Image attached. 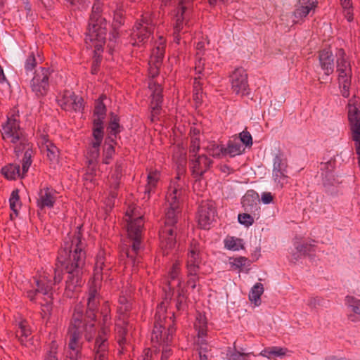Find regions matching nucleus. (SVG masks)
Returning <instances> with one entry per match:
<instances>
[{"instance_id":"obj_60","label":"nucleus","mask_w":360,"mask_h":360,"mask_svg":"<svg viewBox=\"0 0 360 360\" xmlns=\"http://www.w3.org/2000/svg\"><path fill=\"white\" fill-rule=\"evenodd\" d=\"M296 249L298 252L306 255L308 252H310L311 251L314 250V245L311 243H302V244H297L296 245Z\"/></svg>"},{"instance_id":"obj_28","label":"nucleus","mask_w":360,"mask_h":360,"mask_svg":"<svg viewBox=\"0 0 360 360\" xmlns=\"http://www.w3.org/2000/svg\"><path fill=\"white\" fill-rule=\"evenodd\" d=\"M128 321L126 320V323H123V319L118 321V323L115 325L116 338L117 339V343L121 347L120 352H123L124 347L127 343L128 335Z\"/></svg>"},{"instance_id":"obj_38","label":"nucleus","mask_w":360,"mask_h":360,"mask_svg":"<svg viewBox=\"0 0 360 360\" xmlns=\"http://www.w3.org/2000/svg\"><path fill=\"white\" fill-rule=\"evenodd\" d=\"M288 352L287 348L272 347L266 348L262 353V354L268 359H271L272 356H283L286 354Z\"/></svg>"},{"instance_id":"obj_15","label":"nucleus","mask_w":360,"mask_h":360,"mask_svg":"<svg viewBox=\"0 0 360 360\" xmlns=\"http://www.w3.org/2000/svg\"><path fill=\"white\" fill-rule=\"evenodd\" d=\"M200 263L199 243L196 240H193L191 242L188 253L186 261L187 271H190L191 274H195V271H199Z\"/></svg>"},{"instance_id":"obj_23","label":"nucleus","mask_w":360,"mask_h":360,"mask_svg":"<svg viewBox=\"0 0 360 360\" xmlns=\"http://www.w3.org/2000/svg\"><path fill=\"white\" fill-rule=\"evenodd\" d=\"M132 298L130 295H120L118 299L117 313L118 321L123 319V323H126V320L129 316L130 311L132 309Z\"/></svg>"},{"instance_id":"obj_64","label":"nucleus","mask_w":360,"mask_h":360,"mask_svg":"<svg viewBox=\"0 0 360 360\" xmlns=\"http://www.w3.org/2000/svg\"><path fill=\"white\" fill-rule=\"evenodd\" d=\"M179 9L181 11V17H183L184 13L190 6L192 0H179Z\"/></svg>"},{"instance_id":"obj_54","label":"nucleus","mask_w":360,"mask_h":360,"mask_svg":"<svg viewBox=\"0 0 360 360\" xmlns=\"http://www.w3.org/2000/svg\"><path fill=\"white\" fill-rule=\"evenodd\" d=\"M37 64V62L35 56V53L34 51H31L25 60V68L26 70H32L33 69H34Z\"/></svg>"},{"instance_id":"obj_18","label":"nucleus","mask_w":360,"mask_h":360,"mask_svg":"<svg viewBox=\"0 0 360 360\" xmlns=\"http://www.w3.org/2000/svg\"><path fill=\"white\" fill-rule=\"evenodd\" d=\"M99 294L95 285H92L89 288L87 298V309L86 310V317L90 320H96V313L99 305Z\"/></svg>"},{"instance_id":"obj_4","label":"nucleus","mask_w":360,"mask_h":360,"mask_svg":"<svg viewBox=\"0 0 360 360\" xmlns=\"http://www.w3.org/2000/svg\"><path fill=\"white\" fill-rule=\"evenodd\" d=\"M96 320H90L83 314V306L80 304L75 305L74 311L68 327V334L77 335L82 337L85 332V339L90 342L93 338V334L95 333Z\"/></svg>"},{"instance_id":"obj_48","label":"nucleus","mask_w":360,"mask_h":360,"mask_svg":"<svg viewBox=\"0 0 360 360\" xmlns=\"http://www.w3.org/2000/svg\"><path fill=\"white\" fill-rule=\"evenodd\" d=\"M32 150L27 149L23 156L22 162V177L23 175L27 172L31 164H32Z\"/></svg>"},{"instance_id":"obj_17","label":"nucleus","mask_w":360,"mask_h":360,"mask_svg":"<svg viewBox=\"0 0 360 360\" xmlns=\"http://www.w3.org/2000/svg\"><path fill=\"white\" fill-rule=\"evenodd\" d=\"M105 98L106 96L101 94L96 101L94 110L93 129H98L101 131H103V120L106 115V107L103 103Z\"/></svg>"},{"instance_id":"obj_51","label":"nucleus","mask_w":360,"mask_h":360,"mask_svg":"<svg viewBox=\"0 0 360 360\" xmlns=\"http://www.w3.org/2000/svg\"><path fill=\"white\" fill-rule=\"evenodd\" d=\"M110 183V195L112 198H115L117 197V190L120 188V179H116L113 177H110L109 179Z\"/></svg>"},{"instance_id":"obj_27","label":"nucleus","mask_w":360,"mask_h":360,"mask_svg":"<svg viewBox=\"0 0 360 360\" xmlns=\"http://www.w3.org/2000/svg\"><path fill=\"white\" fill-rule=\"evenodd\" d=\"M18 328L15 330V337L22 345L25 346L30 340L32 330L28 322L26 320H22L17 324Z\"/></svg>"},{"instance_id":"obj_34","label":"nucleus","mask_w":360,"mask_h":360,"mask_svg":"<svg viewBox=\"0 0 360 360\" xmlns=\"http://www.w3.org/2000/svg\"><path fill=\"white\" fill-rule=\"evenodd\" d=\"M160 174L158 170H150L147 176V185L146 186L145 193H150L156 187L157 183L160 179Z\"/></svg>"},{"instance_id":"obj_2","label":"nucleus","mask_w":360,"mask_h":360,"mask_svg":"<svg viewBox=\"0 0 360 360\" xmlns=\"http://www.w3.org/2000/svg\"><path fill=\"white\" fill-rule=\"evenodd\" d=\"M102 6L99 0L95 1L89 18L88 32L85 37L86 46L98 51L105 44L107 33V22L101 15Z\"/></svg>"},{"instance_id":"obj_49","label":"nucleus","mask_w":360,"mask_h":360,"mask_svg":"<svg viewBox=\"0 0 360 360\" xmlns=\"http://www.w3.org/2000/svg\"><path fill=\"white\" fill-rule=\"evenodd\" d=\"M200 148V139L197 136H191L189 146V158L197 156Z\"/></svg>"},{"instance_id":"obj_45","label":"nucleus","mask_w":360,"mask_h":360,"mask_svg":"<svg viewBox=\"0 0 360 360\" xmlns=\"http://www.w3.org/2000/svg\"><path fill=\"white\" fill-rule=\"evenodd\" d=\"M10 208L15 214H18V205H20L19 191L18 189L13 190L11 193L10 199Z\"/></svg>"},{"instance_id":"obj_13","label":"nucleus","mask_w":360,"mask_h":360,"mask_svg":"<svg viewBox=\"0 0 360 360\" xmlns=\"http://www.w3.org/2000/svg\"><path fill=\"white\" fill-rule=\"evenodd\" d=\"M216 207L211 200L202 201L198 209V224L202 229L207 226L214 219Z\"/></svg>"},{"instance_id":"obj_8","label":"nucleus","mask_w":360,"mask_h":360,"mask_svg":"<svg viewBox=\"0 0 360 360\" xmlns=\"http://www.w3.org/2000/svg\"><path fill=\"white\" fill-rule=\"evenodd\" d=\"M49 76L50 71L48 68H41L35 72V75L32 79L31 87L37 97H44L47 94L49 88Z\"/></svg>"},{"instance_id":"obj_7","label":"nucleus","mask_w":360,"mask_h":360,"mask_svg":"<svg viewBox=\"0 0 360 360\" xmlns=\"http://www.w3.org/2000/svg\"><path fill=\"white\" fill-rule=\"evenodd\" d=\"M112 263L110 261V257L106 256L103 250L98 252L94 269L93 278L94 282L108 279L110 276Z\"/></svg>"},{"instance_id":"obj_10","label":"nucleus","mask_w":360,"mask_h":360,"mask_svg":"<svg viewBox=\"0 0 360 360\" xmlns=\"http://www.w3.org/2000/svg\"><path fill=\"white\" fill-rule=\"evenodd\" d=\"M2 128V137L4 139H10L13 143H16L22 140L23 133L20 127V122L13 117L8 118Z\"/></svg>"},{"instance_id":"obj_39","label":"nucleus","mask_w":360,"mask_h":360,"mask_svg":"<svg viewBox=\"0 0 360 360\" xmlns=\"http://www.w3.org/2000/svg\"><path fill=\"white\" fill-rule=\"evenodd\" d=\"M224 245L228 250H239L243 249L244 246L242 243V240L240 238H236L234 237H227L224 240Z\"/></svg>"},{"instance_id":"obj_57","label":"nucleus","mask_w":360,"mask_h":360,"mask_svg":"<svg viewBox=\"0 0 360 360\" xmlns=\"http://www.w3.org/2000/svg\"><path fill=\"white\" fill-rule=\"evenodd\" d=\"M321 165H322L321 170L324 171L326 173L331 172L335 168V159L331 158L326 162H321Z\"/></svg>"},{"instance_id":"obj_36","label":"nucleus","mask_w":360,"mask_h":360,"mask_svg":"<svg viewBox=\"0 0 360 360\" xmlns=\"http://www.w3.org/2000/svg\"><path fill=\"white\" fill-rule=\"evenodd\" d=\"M194 328L198 330V337H204L207 335V326L205 316L198 314L194 323Z\"/></svg>"},{"instance_id":"obj_20","label":"nucleus","mask_w":360,"mask_h":360,"mask_svg":"<svg viewBox=\"0 0 360 360\" xmlns=\"http://www.w3.org/2000/svg\"><path fill=\"white\" fill-rule=\"evenodd\" d=\"M319 60L321 70L327 77L334 72V57L330 49H323L319 52Z\"/></svg>"},{"instance_id":"obj_59","label":"nucleus","mask_w":360,"mask_h":360,"mask_svg":"<svg viewBox=\"0 0 360 360\" xmlns=\"http://www.w3.org/2000/svg\"><path fill=\"white\" fill-rule=\"evenodd\" d=\"M239 137L241 142L246 146H251L252 145V138L249 131L245 130L239 134Z\"/></svg>"},{"instance_id":"obj_56","label":"nucleus","mask_w":360,"mask_h":360,"mask_svg":"<svg viewBox=\"0 0 360 360\" xmlns=\"http://www.w3.org/2000/svg\"><path fill=\"white\" fill-rule=\"evenodd\" d=\"M155 86V89L152 94V100L151 102L154 103H162V88L156 85L155 84H153Z\"/></svg>"},{"instance_id":"obj_47","label":"nucleus","mask_w":360,"mask_h":360,"mask_svg":"<svg viewBox=\"0 0 360 360\" xmlns=\"http://www.w3.org/2000/svg\"><path fill=\"white\" fill-rule=\"evenodd\" d=\"M45 149L48 159L52 162H56L59 156V150L56 145L54 143L49 145L45 147Z\"/></svg>"},{"instance_id":"obj_50","label":"nucleus","mask_w":360,"mask_h":360,"mask_svg":"<svg viewBox=\"0 0 360 360\" xmlns=\"http://www.w3.org/2000/svg\"><path fill=\"white\" fill-rule=\"evenodd\" d=\"M112 120L109 123L108 129H110V133L115 136L120 132V118L117 115L113 112L110 113Z\"/></svg>"},{"instance_id":"obj_12","label":"nucleus","mask_w":360,"mask_h":360,"mask_svg":"<svg viewBox=\"0 0 360 360\" xmlns=\"http://www.w3.org/2000/svg\"><path fill=\"white\" fill-rule=\"evenodd\" d=\"M192 175L200 179L211 167L213 161L205 155H197L189 158Z\"/></svg>"},{"instance_id":"obj_62","label":"nucleus","mask_w":360,"mask_h":360,"mask_svg":"<svg viewBox=\"0 0 360 360\" xmlns=\"http://www.w3.org/2000/svg\"><path fill=\"white\" fill-rule=\"evenodd\" d=\"M115 153V148L113 146L110 145L104 152V156L103 158V163L108 165L112 158Z\"/></svg>"},{"instance_id":"obj_21","label":"nucleus","mask_w":360,"mask_h":360,"mask_svg":"<svg viewBox=\"0 0 360 360\" xmlns=\"http://www.w3.org/2000/svg\"><path fill=\"white\" fill-rule=\"evenodd\" d=\"M129 222L127 226V233L130 242L139 241L141 243V229L143 226V221L141 217H136L132 219L131 216H129Z\"/></svg>"},{"instance_id":"obj_19","label":"nucleus","mask_w":360,"mask_h":360,"mask_svg":"<svg viewBox=\"0 0 360 360\" xmlns=\"http://www.w3.org/2000/svg\"><path fill=\"white\" fill-rule=\"evenodd\" d=\"M129 245H123L120 248V257L122 259H128L129 262L133 265L139 263L138 257L139 252L141 248V243L139 241L130 242Z\"/></svg>"},{"instance_id":"obj_22","label":"nucleus","mask_w":360,"mask_h":360,"mask_svg":"<svg viewBox=\"0 0 360 360\" xmlns=\"http://www.w3.org/2000/svg\"><path fill=\"white\" fill-rule=\"evenodd\" d=\"M348 121L351 135H360V110L350 102L348 103Z\"/></svg>"},{"instance_id":"obj_6","label":"nucleus","mask_w":360,"mask_h":360,"mask_svg":"<svg viewBox=\"0 0 360 360\" xmlns=\"http://www.w3.org/2000/svg\"><path fill=\"white\" fill-rule=\"evenodd\" d=\"M336 57V71L338 74L339 86L341 89L342 95L347 98L349 96V88L352 77L350 61L348 60L345 50L342 48L337 50Z\"/></svg>"},{"instance_id":"obj_35","label":"nucleus","mask_w":360,"mask_h":360,"mask_svg":"<svg viewBox=\"0 0 360 360\" xmlns=\"http://www.w3.org/2000/svg\"><path fill=\"white\" fill-rule=\"evenodd\" d=\"M180 191L175 187L169 186V191L166 195V201L169 207L179 209L178 195Z\"/></svg>"},{"instance_id":"obj_46","label":"nucleus","mask_w":360,"mask_h":360,"mask_svg":"<svg viewBox=\"0 0 360 360\" xmlns=\"http://www.w3.org/2000/svg\"><path fill=\"white\" fill-rule=\"evenodd\" d=\"M286 171H280L278 173L273 172V177L274 182L280 188H283L285 184H288V176L285 174Z\"/></svg>"},{"instance_id":"obj_33","label":"nucleus","mask_w":360,"mask_h":360,"mask_svg":"<svg viewBox=\"0 0 360 360\" xmlns=\"http://www.w3.org/2000/svg\"><path fill=\"white\" fill-rule=\"evenodd\" d=\"M1 174L8 179H15L21 176L20 165L10 164L1 169Z\"/></svg>"},{"instance_id":"obj_5","label":"nucleus","mask_w":360,"mask_h":360,"mask_svg":"<svg viewBox=\"0 0 360 360\" xmlns=\"http://www.w3.org/2000/svg\"><path fill=\"white\" fill-rule=\"evenodd\" d=\"M177 208L169 207L165 214L164 226L159 231L160 246L164 254L167 255V250L174 248L176 244L175 224L177 222Z\"/></svg>"},{"instance_id":"obj_42","label":"nucleus","mask_w":360,"mask_h":360,"mask_svg":"<svg viewBox=\"0 0 360 360\" xmlns=\"http://www.w3.org/2000/svg\"><path fill=\"white\" fill-rule=\"evenodd\" d=\"M243 150L239 143L229 141L227 147L224 148V155L229 154L231 157H234L241 154Z\"/></svg>"},{"instance_id":"obj_32","label":"nucleus","mask_w":360,"mask_h":360,"mask_svg":"<svg viewBox=\"0 0 360 360\" xmlns=\"http://www.w3.org/2000/svg\"><path fill=\"white\" fill-rule=\"evenodd\" d=\"M180 272L179 264L176 262L173 264L171 270L169 272V280L167 282V284L170 290H174V287L180 286L181 281L179 279L178 276Z\"/></svg>"},{"instance_id":"obj_25","label":"nucleus","mask_w":360,"mask_h":360,"mask_svg":"<svg viewBox=\"0 0 360 360\" xmlns=\"http://www.w3.org/2000/svg\"><path fill=\"white\" fill-rule=\"evenodd\" d=\"M317 1L311 0H298L297 7L293 12L294 16L297 19L305 18L311 10L317 7Z\"/></svg>"},{"instance_id":"obj_16","label":"nucleus","mask_w":360,"mask_h":360,"mask_svg":"<svg viewBox=\"0 0 360 360\" xmlns=\"http://www.w3.org/2000/svg\"><path fill=\"white\" fill-rule=\"evenodd\" d=\"M104 132L98 129H93V136L94 141L92 142L91 148L87 152L86 159L89 167H93L96 165L100 155V146L103 139Z\"/></svg>"},{"instance_id":"obj_52","label":"nucleus","mask_w":360,"mask_h":360,"mask_svg":"<svg viewBox=\"0 0 360 360\" xmlns=\"http://www.w3.org/2000/svg\"><path fill=\"white\" fill-rule=\"evenodd\" d=\"M287 167L286 161L282 160L279 155L274 158L273 172L278 173L280 171H286Z\"/></svg>"},{"instance_id":"obj_24","label":"nucleus","mask_w":360,"mask_h":360,"mask_svg":"<svg viewBox=\"0 0 360 360\" xmlns=\"http://www.w3.org/2000/svg\"><path fill=\"white\" fill-rule=\"evenodd\" d=\"M53 189L46 187L40 190L39 198L37 200V205L43 210L44 207H53L56 201V196L54 195Z\"/></svg>"},{"instance_id":"obj_9","label":"nucleus","mask_w":360,"mask_h":360,"mask_svg":"<svg viewBox=\"0 0 360 360\" xmlns=\"http://www.w3.org/2000/svg\"><path fill=\"white\" fill-rule=\"evenodd\" d=\"M233 92L241 96L248 95L250 89L248 82V74L243 68H236L231 75Z\"/></svg>"},{"instance_id":"obj_1","label":"nucleus","mask_w":360,"mask_h":360,"mask_svg":"<svg viewBox=\"0 0 360 360\" xmlns=\"http://www.w3.org/2000/svg\"><path fill=\"white\" fill-rule=\"evenodd\" d=\"M65 241L63 246L58 250L55 267L49 272L44 271L37 279V288L35 292L49 295L52 299L53 286L63 279V271L67 274L64 295L71 298L74 292L83 284L82 275L85 266V243L79 227Z\"/></svg>"},{"instance_id":"obj_3","label":"nucleus","mask_w":360,"mask_h":360,"mask_svg":"<svg viewBox=\"0 0 360 360\" xmlns=\"http://www.w3.org/2000/svg\"><path fill=\"white\" fill-rule=\"evenodd\" d=\"M166 313V307L164 302H162L158 306L155 314L154 328L151 336L153 342L168 344L172 340V335L175 331L173 327L175 313L172 312L169 318Z\"/></svg>"},{"instance_id":"obj_58","label":"nucleus","mask_w":360,"mask_h":360,"mask_svg":"<svg viewBox=\"0 0 360 360\" xmlns=\"http://www.w3.org/2000/svg\"><path fill=\"white\" fill-rule=\"evenodd\" d=\"M148 65V72L150 77H155L156 76H158L159 75V70L162 63L158 64L155 62L149 60Z\"/></svg>"},{"instance_id":"obj_37","label":"nucleus","mask_w":360,"mask_h":360,"mask_svg":"<svg viewBox=\"0 0 360 360\" xmlns=\"http://www.w3.org/2000/svg\"><path fill=\"white\" fill-rule=\"evenodd\" d=\"M264 292L263 285L260 283H257L251 290L249 294V299L251 302H254L255 305L259 304L260 297Z\"/></svg>"},{"instance_id":"obj_11","label":"nucleus","mask_w":360,"mask_h":360,"mask_svg":"<svg viewBox=\"0 0 360 360\" xmlns=\"http://www.w3.org/2000/svg\"><path fill=\"white\" fill-rule=\"evenodd\" d=\"M58 105L62 109L69 111H79L83 108V99L75 95L70 90H65L63 94L58 98Z\"/></svg>"},{"instance_id":"obj_44","label":"nucleus","mask_w":360,"mask_h":360,"mask_svg":"<svg viewBox=\"0 0 360 360\" xmlns=\"http://www.w3.org/2000/svg\"><path fill=\"white\" fill-rule=\"evenodd\" d=\"M187 296L186 291L184 289H180L178 291V295L176 301V308L178 311H184L186 307Z\"/></svg>"},{"instance_id":"obj_41","label":"nucleus","mask_w":360,"mask_h":360,"mask_svg":"<svg viewBox=\"0 0 360 360\" xmlns=\"http://www.w3.org/2000/svg\"><path fill=\"white\" fill-rule=\"evenodd\" d=\"M233 262H230L231 267L235 270H238L239 272L243 271V268L246 266H250V261L245 257H239L233 258Z\"/></svg>"},{"instance_id":"obj_61","label":"nucleus","mask_w":360,"mask_h":360,"mask_svg":"<svg viewBox=\"0 0 360 360\" xmlns=\"http://www.w3.org/2000/svg\"><path fill=\"white\" fill-rule=\"evenodd\" d=\"M198 272L195 271V274H191L190 271H187L188 281L186 282L188 285H191L192 289H195L196 283L199 280Z\"/></svg>"},{"instance_id":"obj_63","label":"nucleus","mask_w":360,"mask_h":360,"mask_svg":"<svg viewBox=\"0 0 360 360\" xmlns=\"http://www.w3.org/2000/svg\"><path fill=\"white\" fill-rule=\"evenodd\" d=\"M124 163L122 160H117L115 164L114 173L110 177L120 179L122 176Z\"/></svg>"},{"instance_id":"obj_31","label":"nucleus","mask_w":360,"mask_h":360,"mask_svg":"<svg viewBox=\"0 0 360 360\" xmlns=\"http://www.w3.org/2000/svg\"><path fill=\"white\" fill-rule=\"evenodd\" d=\"M259 195L254 191H248L242 198V205L245 210L252 211L257 205Z\"/></svg>"},{"instance_id":"obj_29","label":"nucleus","mask_w":360,"mask_h":360,"mask_svg":"<svg viewBox=\"0 0 360 360\" xmlns=\"http://www.w3.org/2000/svg\"><path fill=\"white\" fill-rule=\"evenodd\" d=\"M166 47V40L160 37L159 40L156 42L155 47L152 50L150 60L155 62L156 63H162L165 56Z\"/></svg>"},{"instance_id":"obj_43","label":"nucleus","mask_w":360,"mask_h":360,"mask_svg":"<svg viewBox=\"0 0 360 360\" xmlns=\"http://www.w3.org/2000/svg\"><path fill=\"white\" fill-rule=\"evenodd\" d=\"M58 345L57 344L56 341H51L45 354L44 360H58Z\"/></svg>"},{"instance_id":"obj_30","label":"nucleus","mask_w":360,"mask_h":360,"mask_svg":"<svg viewBox=\"0 0 360 360\" xmlns=\"http://www.w3.org/2000/svg\"><path fill=\"white\" fill-rule=\"evenodd\" d=\"M95 354H108V343L104 328L98 331V335L96 338Z\"/></svg>"},{"instance_id":"obj_53","label":"nucleus","mask_w":360,"mask_h":360,"mask_svg":"<svg viewBox=\"0 0 360 360\" xmlns=\"http://www.w3.org/2000/svg\"><path fill=\"white\" fill-rule=\"evenodd\" d=\"M206 149L208 155L214 158H219L221 154L224 155V147H219V145L211 143Z\"/></svg>"},{"instance_id":"obj_55","label":"nucleus","mask_w":360,"mask_h":360,"mask_svg":"<svg viewBox=\"0 0 360 360\" xmlns=\"http://www.w3.org/2000/svg\"><path fill=\"white\" fill-rule=\"evenodd\" d=\"M239 223L248 227L254 223V218L248 213L239 214L238 216Z\"/></svg>"},{"instance_id":"obj_14","label":"nucleus","mask_w":360,"mask_h":360,"mask_svg":"<svg viewBox=\"0 0 360 360\" xmlns=\"http://www.w3.org/2000/svg\"><path fill=\"white\" fill-rule=\"evenodd\" d=\"M152 32L153 26L150 23V19L143 15L140 22H137L133 29L131 37L135 40L133 44L143 42L150 37Z\"/></svg>"},{"instance_id":"obj_40","label":"nucleus","mask_w":360,"mask_h":360,"mask_svg":"<svg viewBox=\"0 0 360 360\" xmlns=\"http://www.w3.org/2000/svg\"><path fill=\"white\" fill-rule=\"evenodd\" d=\"M200 77H195L193 82V100L196 103H201L202 101V87L200 82Z\"/></svg>"},{"instance_id":"obj_26","label":"nucleus","mask_w":360,"mask_h":360,"mask_svg":"<svg viewBox=\"0 0 360 360\" xmlns=\"http://www.w3.org/2000/svg\"><path fill=\"white\" fill-rule=\"evenodd\" d=\"M70 337L68 348L71 350L70 358L72 360H79L82 359V344L79 342L82 337L77 335L68 334Z\"/></svg>"}]
</instances>
